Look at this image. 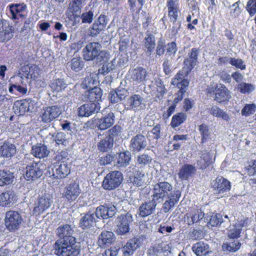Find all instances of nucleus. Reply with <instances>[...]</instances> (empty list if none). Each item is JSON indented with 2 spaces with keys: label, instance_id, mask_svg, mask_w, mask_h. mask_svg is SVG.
Wrapping results in <instances>:
<instances>
[{
  "label": "nucleus",
  "instance_id": "f257e3e1",
  "mask_svg": "<svg viewBox=\"0 0 256 256\" xmlns=\"http://www.w3.org/2000/svg\"><path fill=\"white\" fill-rule=\"evenodd\" d=\"M55 254L58 256H77L80 252V245L75 238L58 239L54 244Z\"/></svg>",
  "mask_w": 256,
  "mask_h": 256
},
{
  "label": "nucleus",
  "instance_id": "f03ea898",
  "mask_svg": "<svg viewBox=\"0 0 256 256\" xmlns=\"http://www.w3.org/2000/svg\"><path fill=\"white\" fill-rule=\"evenodd\" d=\"M176 192L174 190L171 184L167 182H159L154 186L152 196L159 202H162L166 198L172 196Z\"/></svg>",
  "mask_w": 256,
  "mask_h": 256
},
{
  "label": "nucleus",
  "instance_id": "7ed1b4c3",
  "mask_svg": "<svg viewBox=\"0 0 256 256\" xmlns=\"http://www.w3.org/2000/svg\"><path fill=\"white\" fill-rule=\"evenodd\" d=\"M46 168V165L43 162H31L26 168L24 178L27 180H36L42 175Z\"/></svg>",
  "mask_w": 256,
  "mask_h": 256
},
{
  "label": "nucleus",
  "instance_id": "20e7f679",
  "mask_svg": "<svg viewBox=\"0 0 256 256\" xmlns=\"http://www.w3.org/2000/svg\"><path fill=\"white\" fill-rule=\"evenodd\" d=\"M114 114L110 112L100 118H94L92 120L88 121L84 124L90 128L96 126L100 130H105L114 124Z\"/></svg>",
  "mask_w": 256,
  "mask_h": 256
},
{
  "label": "nucleus",
  "instance_id": "39448f33",
  "mask_svg": "<svg viewBox=\"0 0 256 256\" xmlns=\"http://www.w3.org/2000/svg\"><path fill=\"white\" fill-rule=\"evenodd\" d=\"M122 180V175L121 172L119 171L110 172L104 178L102 186L106 190H114L120 185Z\"/></svg>",
  "mask_w": 256,
  "mask_h": 256
},
{
  "label": "nucleus",
  "instance_id": "423d86ee",
  "mask_svg": "<svg viewBox=\"0 0 256 256\" xmlns=\"http://www.w3.org/2000/svg\"><path fill=\"white\" fill-rule=\"evenodd\" d=\"M100 44L96 42L88 44L82 50V56L86 60H94L98 59L102 54Z\"/></svg>",
  "mask_w": 256,
  "mask_h": 256
},
{
  "label": "nucleus",
  "instance_id": "0eeeda50",
  "mask_svg": "<svg viewBox=\"0 0 256 256\" xmlns=\"http://www.w3.org/2000/svg\"><path fill=\"white\" fill-rule=\"evenodd\" d=\"M132 221V216L130 213L121 214L116 220V232L119 235H124L128 232L130 230V224Z\"/></svg>",
  "mask_w": 256,
  "mask_h": 256
},
{
  "label": "nucleus",
  "instance_id": "6e6552de",
  "mask_svg": "<svg viewBox=\"0 0 256 256\" xmlns=\"http://www.w3.org/2000/svg\"><path fill=\"white\" fill-rule=\"evenodd\" d=\"M22 222V216L17 212L8 211L6 213L4 222L6 228L10 231L12 232L18 230Z\"/></svg>",
  "mask_w": 256,
  "mask_h": 256
},
{
  "label": "nucleus",
  "instance_id": "1a4fd4ad",
  "mask_svg": "<svg viewBox=\"0 0 256 256\" xmlns=\"http://www.w3.org/2000/svg\"><path fill=\"white\" fill-rule=\"evenodd\" d=\"M61 114L60 107L52 106L44 108L40 112V117L42 122L49 123L56 118Z\"/></svg>",
  "mask_w": 256,
  "mask_h": 256
},
{
  "label": "nucleus",
  "instance_id": "9d476101",
  "mask_svg": "<svg viewBox=\"0 0 256 256\" xmlns=\"http://www.w3.org/2000/svg\"><path fill=\"white\" fill-rule=\"evenodd\" d=\"M81 193V189L79 184L76 182H72L64 189L62 197L69 202L75 200Z\"/></svg>",
  "mask_w": 256,
  "mask_h": 256
},
{
  "label": "nucleus",
  "instance_id": "9b49d317",
  "mask_svg": "<svg viewBox=\"0 0 256 256\" xmlns=\"http://www.w3.org/2000/svg\"><path fill=\"white\" fill-rule=\"evenodd\" d=\"M7 8L10 11L11 18L13 20H25L28 16L27 8L24 3L10 4Z\"/></svg>",
  "mask_w": 256,
  "mask_h": 256
},
{
  "label": "nucleus",
  "instance_id": "f8f14e48",
  "mask_svg": "<svg viewBox=\"0 0 256 256\" xmlns=\"http://www.w3.org/2000/svg\"><path fill=\"white\" fill-rule=\"evenodd\" d=\"M49 194H45L40 197L34 204L33 214L38 215L48 208L52 201Z\"/></svg>",
  "mask_w": 256,
  "mask_h": 256
},
{
  "label": "nucleus",
  "instance_id": "ddd939ff",
  "mask_svg": "<svg viewBox=\"0 0 256 256\" xmlns=\"http://www.w3.org/2000/svg\"><path fill=\"white\" fill-rule=\"evenodd\" d=\"M190 72V70L184 67L175 75L172 80L171 84L178 88H188L189 81L186 78L188 76Z\"/></svg>",
  "mask_w": 256,
  "mask_h": 256
},
{
  "label": "nucleus",
  "instance_id": "4468645a",
  "mask_svg": "<svg viewBox=\"0 0 256 256\" xmlns=\"http://www.w3.org/2000/svg\"><path fill=\"white\" fill-rule=\"evenodd\" d=\"M116 211V206L110 204L98 206L94 212L98 218L107 219L112 217Z\"/></svg>",
  "mask_w": 256,
  "mask_h": 256
},
{
  "label": "nucleus",
  "instance_id": "2eb2a0df",
  "mask_svg": "<svg viewBox=\"0 0 256 256\" xmlns=\"http://www.w3.org/2000/svg\"><path fill=\"white\" fill-rule=\"evenodd\" d=\"M170 246L164 242L155 244L148 250V256H170Z\"/></svg>",
  "mask_w": 256,
  "mask_h": 256
},
{
  "label": "nucleus",
  "instance_id": "dca6fc26",
  "mask_svg": "<svg viewBox=\"0 0 256 256\" xmlns=\"http://www.w3.org/2000/svg\"><path fill=\"white\" fill-rule=\"evenodd\" d=\"M147 146V141L145 136L141 134H136L132 138L130 150L133 152H139L144 149Z\"/></svg>",
  "mask_w": 256,
  "mask_h": 256
},
{
  "label": "nucleus",
  "instance_id": "f3484780",
  "mask_svg": "<svg viewBox=\"0 0 256 256\" xmlns=\"http://www.w3.org/2000/svg\"><path fill=\"white\" fill-rule=\"evenodd\" d=\"M204 216V214L201 209L194 208L184 215V222L188 225H192L199 222Z\"/></svg>",
  "mask_w": 256,
  "mask_h": 256
},
{
  "label": "nucleus",
  "instance_id": "a211bd4d",
  "mask_svg": "<svg viewBox=\"0 0 256 256\" xmlns=\"http://www.w3.org/2000/svg\"><path fill=\"white\" fill-rule=\"evenodd\" d=\"M213 182V188L222 196L230 190V182L223 177H218Z\"/></svg>",
  "mask_w": 256,
  "mask_h": 256
},
{
  "label": "nucleus",
  "instance_id": "6ab92c4d",
  "mask_svg": "<svg viewBox=\"0 0 256 256\" xmlns=\"http://www.w3.org/2000/svg\"><path fill=\"white\" fill-rule=\"evenodd\" d=\"M142 245L140 238H132L128 241L126 244L122 248L124 256H130L134 252Z\"/></svg>",
  "mask_w": 256,
  "mask_h": 256
},
{
  "label": "nucleus",
  "instance_id": "aec40b11",
  "mask_svg": "<svg viewBox=\"0 0 256 256\" xmlns=\"http://www.w3.org/2000/svg\"><path fill=\"white\" fill-rule=\"evenodd\" d=\"M214 100L221 103L228 100L230 98V94L228 89L223 84L217 85L213 90Z\"/></svg>",
  "mask_w": 256,
  "mask_h": 256
},
{
  "label": "nucleus",
  "instance_id": "412c9836",
  "mask_svg": "<svg viewBox=\"0 0 256 256\" xmlns=\"http://www.w3.org/2000/svg\"><path fill=\"white\" fill-rule=\"evenodd\" d=\"M116 240L114 234L110 231H102L98 236V244L100 248H106L113 244Z\"/></svg>",
  "mask_w": 256,
  "mask_h": 256
},
{
  "label": "nucleus",
  "instance_id": "4be33fe9",
  "mask_svg": "<svg viewBox=\"0 0 256 256\" xmlns=\"http://www.w3.org/2000/svg\"><path fill=\"white\" fill-rule=\"evenodd\" d=\"M99 110V106L95 102L84 104L78 108V114L82 117H88Z\"/></svg>",
  "mask_w": 256,
  "mask_h": 256
},
{
  "label": "nucleus",
  "instance_id": "5701e85b",
  "mask_svg": "<svg viewBox=\"0 0 256 256\" xmlns=\"http://www.w3.org/2000/svg\"><path fill=\"white\" fill-rule=\"evenodd\" d=\"M108 20L106 16L100 14L92 24L90 30V36H96L103 30L106 26Z\"/></svg>",
  "mask_w": 256,
  "mask_h": 256
},
{
  "label": "nucleus",
  "instance_id": "b1692460",
  "mask_svg": "<svg viewBox=\"0 0 256 256\" xmlns=\"http://www.w3.org/2000/svg\"><path fill=\"white\" fill-rule=\"evenodd\" d=\"M130 78L136 83H141L146 80V71L142 67H137L136 68L129 70Z\"/></svg>",
  "mask_w": 256,
  "mask_h": 256
},
{
  "label": "nucleus",
  "instance_id": "393cba45",
  "mask_svg": "<svg viewBox=\"0 0 256 256\" xmlns=\"http://www.w3.org/2000/svg\"><path fill=\"white\" fill-rule=\"evenodd\" d=\"M156 200H152L142 204L139 208V214L142 217H146L153 214L156 210Z\"/></svg>",
  "mask_w": 256,
  "mask_h": 256
},
{
  "label": "nucleus",
  "instance_id": "a878e982",
  "mask_svg": "<svg viewBox=\"0 0 256 256\" xmlns=\"http://www.w3.org/2000/svg\"><path fill=\"white\" fill-rule=\"evenodd\" d=\"M74 226L72 225L66 224L60 226L56 230V234L60 238L59 239H65L69 238H74L72 235L74 233Z\"/></svg>",
  "mask_w": 256,
  "mask_h": 256
},
{
  "label": "nucleus",
  "instance_id": "bb28decb",
  "mask_svg": "<svg viewBox=\"0 0 256 256\" xmlns=\"http://www.w3.org/2000/svg\"><path fill=\"white\" fill-rule=\"evenodd\" d=\"M96 214L94 212H89L80 219V226L82 229L90 228L96 224Z\"/></svg>",
  "mask_w": 256,
  "mask_h": 256
},
{
  "label": "nucleus",
  "instance_id": "cd10ccee",
  "mask_svg": "<svg viewBox=\"0 0 256 256\" xmlns=\"http://www.w3.org/2000/svg\"><path fill=\"white\" fill-rule=\"evenodd\" d=\"M194 166L189 164H184L178 173L179 178L182 180H188L196 172Z\"/></svg>",
  "mask_w": 256,
  "mask_h": 256
},
{
  "label": "nucleus",
  "instance_id": "c85d7f7f",
  "mask_svg": "<svg viewBox=\"0 0 256 256\" xmlns=\"http://www.w3.org/2000/svg\"><path fill=\"white\" fill-rule=\"evenodd\" d=\"M181 194L180 190H176L172 196L166 197L167 200L164 202L162 206V210L164 212H168L175 204H176L180 197Z\"/></svg>",
  "mask_w": 256,
  "mask_h": 256
},
{
  "label": "nucleus",
  "instance_id": "c756f323",
  "mask_svg": "<svg viewBox=\"0 0 256 256\" xmlns=\"http://www.w3.org/2000/svg\"><path fill=\"white\" fill-rule=\"evenodd\" d=\"M70 172V166L64 162H62L55 166L54 176L58 178H66Z\"/></svg>",
  "mask_w": 256,
  "mask_h": 256
},
{
  "label": "nucleus",
  "instance_id": "7c9ffc66",
  "mask_svg": "<svg viewBox=\"0 0 256 256\" xmlns=\"http://www.w3.org/2000/svg\"><path fill=\"white\" fill-rule=\"evenodd\" d=\"M16 201V196L14 191L8 190L0 193V206H6Z\"/></svg>",
  "mask_w": 256,
  "mask_h": 256
},
{
  "label": "nucleus",
  "instance_id": "2f4dec72",
  "mask_svg": "<svg viewBox=\"0 0 256 256\" xmlns=\"http://www.w3.org/2000/svg\"><path fill=\"white\" fill-rule=\"evenodd\" d=\"M199 52L196 48L191 50L190 52L188 54V58L184 60V64L188 70L190 71L196 65L198 54Z\"/></svg>",
  "mask_w": 256,
  "mask_h": 256
},
{
  "label": "nucleus",
  "instance_id": "473e14b6",
  "mask_svg": "<svg viewBox=\"0 0 256 256\" xmlns=\"http://www.w3.org/2000/svg\"><path fill=\"white\" fill-rule=\"evenodd\" d=\"M50 151L46 146L42 144H38L32 146L31 154L36 158H42L46 157Z\"/></svg>",
  "mask_w": 256,
  "mask_h": 256
},
{
  "label": "nucleus",
  "instance_id": "72a5a7b5",
  "mask_svg": "<svg viewBox=\"0 0 256 256\" xmlns=\"http://www.w3.org/2000/svg\"><path fill=\"white\" fill-rule=\"evenodd\" d=\"M192 250L197 256H206L212 252L209 246L202 242L194 244Z\"/></svg>",
  "mask_w": 256,
  "mask_h": 256
},
{
  "label": "nucleus",
  "instance_id": "f704fd0d",
  "mask_svg": "<svg viewBox=\"0 0 256 256\" xmlns=\"http://www.w3.org/2000/svg\"><path fill=\"white\" fill-rule=\"evenodd\" d=\"M12 36V27L10 26L6 22L0 20V40L7 42Z\"/></svg>",
  "mask_w": 256,
  "mask_h": 256
},
{
  "label": "nucleus",
  "instance_id": "c9c22d12",
  "mask_svg": "<svg viewBox=\"0 0 256 256\" xmlns=\"http://www.w3.org/2000/svg\"><path fill=\"white\" fill-rule=\"evenodd\" d=\"M212 154L206 150L201 152L200 158L197 164L200 169H204L212 162Z\"/></svg>",
  "mask_w": 256,
  "mask_h": 256
},
{
  "label": "nucleus",
  "instance_id": "e433bc0d",
  "mask_svg": "<svg viewBox=\"0 0 256 256\" xmlns=\"http://www.w3.org/2000/svg\"><path fill=\"white\" fill-rule=\"evenodd\" d=\"M12 109L15 114L22 116L29 110V103L25 100H17L14 102Z\"/></svg>",
  "mask_w": 256,
  "mask_h": 256
},
{
  "label": "nucleus",
  "instance_id": "4c0bfd02",
  "mask_svg": "<svg viewBox=\"0 0 256 256\" xmlns=\"http://www.w3.org/2000/svg\"><path fill=\"white\" fill-rule=\"evenodd\" d=\"M198 130L202 136V143H206L214 138L212 130L205 124L200 125Z\"/></svg>",
  "mask_w": 256,
  "mask_h": 256
},
{
  "label": "nucleus",
  "instance_id": "58836bf2",
  "mask_svg": "<svg viewBox=\"0 0 256 256\" xmlns=\"http://www.w3.org/2000/svg\"><path fill=\"white\" fill-rule=\"evenodd\" d=\"M118 167H126L129 164L131 160V154L128 151L120 152L116 156Z\"/></svg>",
  "mask_w": 256,
  "mask_h": 256
},
{
  "label": "nucleus",
  "instance_id": "ea45409f",
  "mask_svg": "<svg viewBox=\"0 0 256 256\" xmlns=\"http://www.w3.org/2000/svg\"><path fill=\"white\" fill-rule=\"evenodd\" d=\"M143 98L140 94H134L131 96L127 100L128 108L134 110H138L141 106Z\"/></svg>",
  "mask_w": 256,
  "mask_h": 256
},
{
  "label": "nucleus",
  "instance_id": "a19ab883",
  "mask_svg": "<svg viewBox=\"0 0 256 256\" xmlns=\"http://www.w3.org/2000/svg\"><path fill=\"white\" fill-rule=\"evenodd\" d=\"M128 94V91L122 88H118L114 92H111L110 100L112 103H116L124 100Z\"/></svg>",
  "mask_w": 256,
  "mask_h": 256
},
{
  "label": "nucleus",
  "instance_id": "79ce46f5",
  "mask_svg": "<svg viewBox=\"0 0 256 256\" xmlns=\"http://www.w3.org/2000/svg\"><path fill=\"white\" fill-rule=\"evenodd\" d=\"M49 86L54 92H59L67 87V84L64 79L57 78L50 81Z\"/></svg>",
  "mask_w": 256,
  "mask_h": 256
},
{
  "label": "nucleus",
  "instance_id": "37998d69",
  "mask_svg": "<svg viewBox=\"0 0 256 256\" xmlns=\"http://www.w3.org/2000/svg\"><path fill=\"white\" fill-rule=\"evenodd\" d=\"M209 112L214 116L221 118L224 120L229 121L230 116L226 112L216 106H212L208 108Z\"/></svg>",
  "mask_w": 256,
  "mask_h": 256
},
{
  "label": "nucleus",
  "instance_id": "c03bdc74",
  "mask_svg": "<svg viewBox=\"0 0 256 256\" xmlns=\"http://www.w3.org/2000/svg\"><path fill=\"white\" fill-rule=\"evenodd\" d=\"M16 152L15 146L8 142H6L0 147V154L5 157H10Z\"/></svg>",
  "mask_w": 256,
  "mask_h": 256
},
{
  "label": "nucleus",
  "instance_id": "a18cd8bd",
  "mask_svg": "<svg viewBox=\"0 0 256 256\" xmlns=\"http://www.w3.org/2000/svg\"><path fill=\"white\" fill-rule=\"evenodd\" d=\"M102 95L101 88L96 86H94V88L90 90L86 94L88 99L91 102H95L100 100Z\"/></svg>",
  "mask_w": 256,
  "mask_h": 256
},
{
  "label": "nucleus",
  "instance_id": "49530a36",
  "mask_svg": "<svg viewBox=\"0 0 256 256\" xmlns=\"http://www.w3.org/2000/svg\"><path fill=\"white\" fill-rule=\"evenodd\" d=\"M152 160V158L150 155L144 153L138 155L136 158V164L140 168H143L146 166L150 164Z\"/></svg>",
  "mask_w": 256,
  "mask_h": 256
},
{
  "label": "nucleus",
  "instance_id": "de8ad7c7",
  "mask_svg": "<svg viewBox=\"0 0 256 256\" xmlns=\"http://www.w3.org/2000/svg\"><path fill=\"white\" fill-rule=\"evenodd\" d=\"M114 140L110 137L106 136L98 143V150L101 152H107L110 150L114 145Z\"/></svg>",
  "mask_w": 256,
  "mask_h": 256
},
{
  "label": "nucleus",
  "instance_id": "09e8293b",
  "mask_svg": "<svg viewBox=\"0 0 256 256\" xmlns=\"http://www.w3.org/2000/svg\"><path fill=\"white\" fill-rule=\"evenodd\" d=\"M13 178V174L10 171L0 170V186L12 183Z\"/></svg>",
  "mask_w": 256,
  "mask_h": 256
},
{
  "label": "nucleus",
  "instance_id": "8fccbe9b",
  "mask_svg": "<svg viewBox=\"0 0 256 256\" xmlns=\"http://www.w3.org/2000/svg\"><path fill=\"white\" fill-rule=\"evenodd\" d=\"M186 116L183 112H179L174 115L170 122L172 128H176L182 124L186 120Z\"/></svg>",
  "mask_w": 256,
  "mask_h": 256
},
{
  "label": "nucleus",
  "instance_id": "3c124183",
  "mask_svg": "<svg viewBox=\"0 0 256 256\" xmlns=\"http://www.w3.org/2000/svg\"><path fill=\"white\" fill-rule=\"evenodd\" d=\"M240 246L241 244L238 240L230 239L228 242L223 244L222 248L230 252H235L239 250Z\"/></svg>",
  "mask_w": 256,
  "mask_h": 256
},
{
  "label": "nucleus",
  "instance_id": "603ef678",
  "mask_svg": "<svg viewBox=\"0 0 256 256\" xmlns=\"http://www.w3.org/2000/svg\"><path fill=\"white\" fill-rule=\"evenodd\" d=\"M131 182L137 186H142L145 183L144 174L138 171L137 172L130 178Z\"/></svg>",
  "mask_w": 256,
  "mask_h": 256
},
{
  "label": "nucleus",
  "instance_id": "864d4df0",
  "mask_svg": "<svg viewBox=\"0 0 256 256\" xmlns=\"http://www.w3.org/2000/svg\"><path fill=\"white\" fill-rule=\"evenodd\" d=\"M84 66V62L80 57H74L70 62V66L74 71L80 72Z\"/></svg>",
  "mask_w": 256,
  "mask_h": 256
},
{
  "label": "nucleus",
  "instance_id": "5fc2aeb1",
  "mask_svg": "<svg viewBox=\"0 0 256 256\" xmlns=\"http://www.w3.org/2000/svg\"><path fill=\"white\" fill-rule=\"evenodd\" d=\"M54 140L56 144H62L64 146H67L69 144V138L67 135L62 132H58L54 136Z\"/></svg>",
  "mask_w": 256,
  "mask_h": 256
},
{
  "label": "nucleus",
  "instance_id": "6e6d98bb",
  "mask_svg": "<svg viewBox=\"0 0 256 256\" xmlns=\"http://www.w3.org/2000/svg\"><path fill=\"white\" fill-rule=\"evenodd\" d=\"M238 88L240 92L246 94H250L254 91L255 89V86L252 84L242 82L238 84Z\"/></svg>",
  "mask_w": 256,
  "mask_h": 256
},
{
  "label": "nucleus",
  "instance_id": "4d7b16f0",
  "mask_svg": "<svg viewBox=\"0 0 256 256\" xmlns=\"http://www.w3.org/2000/svg\"><path fill=\"white\" fill-rule=\"evenodd\" d=\"M242 226L240 224H236L232 228L229 230L228 236L230 240L237 238L240 236Z\"/></svg>",
  "mask_w": 256,
  "mask_h": 256
},
{
  "label": "nucleus",
  "instance_id": "13d9d810",
  "mask_svg": "<svg viewBox=\"0 0 256 256\" xmlns=\"http://www.w3.org/2000/svg\"><path fill=\"white\" fill-rule=\"evenodd\" d=\"M144 41L145 47L149 52H152L156 46L154 38L152 36L148 34L145 38Z\"/></svg>",
  "mask_w": 256,
  "mask_h": 256
},
{
  "label": "nucleus",
  "instance_id": "bf43d9fd",
  "mask_svg": "<svg viewBox=\"0 0 256 256\" xmlns=\"http://www.w3.org/2000/svg\"><path fill=\"white\" fill-rule=\"evenodd\" d=\"M222 216L220 214H212L210 216V218L208 224L212 226H216L220 224L222 222Z\"/></svg>",
  "mask_w": 256,
  "mask_h": 256
},
{
  "label": "nucleus",
  "instance_id": "052dcab7",
  "mask_svg": "<svg viewBox=\"0 0 256 256\" xmlns=\"http://www.w3.org/2000/svg\"><path fill=\"white\" fill-rule=\"evenodd\" d=\"M160 125L157 124L152 129L148 132V136L158 140L160 137Z\"/></svg>",
  "mask_w": 256,
  "mask_h": 256
},
{
  "label": "nucleus",
  "instance_id": "680f3d73",
  "mask_svg": "<svg viewBox=\"0 0 256 256\" xmlns=\"http://www.w3.org/2000/svg\"><path fill=\"white\" fill-rule=\"evenodd\" d=\"M256 108V106L254 104H247L242 110V114L243 116H249L255 112Z\"/></svg>",
  "mask_w": 256,
  "mask_h": 256
},
{
  "label": "nucleus",
  "instance_id": "e2e57ef3",
  "mask_svg": "<svg viewBox=\"0 0 256 256\" xmlns=\"http://www.w3.org/2000/svg\"><path fill=\"white\" fill-rule=\"evenodd\" d=\"M230 64L237 68L244 70L246 68V64L244 60L240 58H232L230 61Z\"/></svg>",
  "mask_w": 256,
  "mask_h": 256
},
{
  "label": "nucleus",
  "instance_id": "0e129e2a",
  "mask_svg": "<svg viewBox=\"0 0 256 256\" xmlns=\"http://www.w3.org/2000/svg\"><path fill=\"white\" fill-rule=\"evenodd\" d=\"M82 4L75 0L70 3L69 8L74 15L76 16L80 12Z\"/></svg>",
  "mask_w": 256,
  "mask_h": 256
},
{
  "label": "nucleus",
  "instance_id": "69168bd1",
  "mask_svg": "<svg viewBox=\"0 0 256 256\" xmlns=\"http://www.w3.org/2000/svg\"><path fill=\"white\" fill-rule=\"evenodd\" d=\"M80 18L82 23L90 24L93 20L94 13L92 11L84 12L82 14Z\"/></svg>",
  "mask_w": 256,
  "mask_h": 256
},
{
  "label": "nucleus",
  "instance_id": "338daca9",
  "mask_svg": "<svg viewBox=\"0 0 256 256\" xmlns=\"http://www.w3.org/2000/svg\"><path fill=\"white\" fill-rule=\"evenodd\" d=\"M246 10L250 15H254L256 13V0H249L247 4Z\"/></svg>",
  "mask_w": 256,
  "mask_h": 256
},
{
  "label": "nucleus",
  "instance_id": "774afa93",
  "mask_svg": "<svg viewBox=\"0 0 256 256\" xmlns=\"http://www.w3.org/2000/svg\"><path fill=\"white\" fill-rule=\"evenodd\" d=\"M120 126L118 125H116L107 132L108 136H106L110 137L113 138L114 136H118L120 134Z\"/></svg>",
  "mask_w": 256,
  "mask_h": 256
}]
</instances>
